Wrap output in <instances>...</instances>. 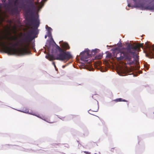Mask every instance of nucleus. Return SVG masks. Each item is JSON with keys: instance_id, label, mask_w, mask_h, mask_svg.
Instances as JSON below:
<instances>
[{"instance_id": "f3484780", "label": "nucleus", "mask_w": 154, "mask_h": 154, "mask_svg": "<svg viewBox=\"0 0 154 154\" xmlns=\"http://www.w3.org/2000/svg\"><path fill=\"white\" fill-rule=\"evenodd\" d=\"M19 2V0H17L15 2V5H17V2Z\"/></svg>"}, {"instance_id": "4be33fe9", "label": "nucleus", "mask_w": 154, "mask_h": 154, "mask_svg": "<svg viewBox=\"0 0 154 154\" xmlns=\"http://www.w3.org/2000/svg\"><path fill=\"white\" fill-rule=\"evenodd\" d=\"M25 112V113H27V112H28V111H26V112Z\"/></svg>"}, {"instance_id": "a878e982", "label": "nucleus", "mask_w": 154, "mask_h": 154, "mask_svg": "<svg viewBox=\"0 0 154 154\" xmlns=\"http://www.w3.org/2000/svg\"><path fill=\"white\" fill-rule=\"evenodd\" d=\"M126 9H127V10H129V9H127V8H126Z\"/></svg>"}, {"instance_id": "412c9836", "label": "nucleus", "mask_w": 154, "mask_h": 154, "mask_svg": "<svg viewBox=\"0 0 154 154\" xmlns=\"http://www.w3.org/2000/svg\"><path fill=\"white\" fill-rule=\"evenodd\" d=\"M47 0H43V2H45Z\"/></svg>"}, {"instance_id": "9d476101", "label": "nucleus", "mask_w": 154, "mask_h": 154, "mask_svg": "<svg viewBox=\"0 0 154 154\" xmlns=\"http://www.w3.org/2000/svg\"><path fill=\"white\" fill-rule=\"evenodd\" d=\"M115 101H116V102H121V101H123V102H127V101L125 99H123L122 98H119L116 99L114 100Z\"/></svg>"}, {"instance_id": "dca6fc26", "label": "nucleus", "mask_w": 154, "mask_h": 154, "mask_svg": "<svg viewBox=\"0 0 154 154\" xmlns=\"http://www.w3.org/2000/svg\"><path fill=\"white\" fill-rule=\"evenodd\" d=\"M115 148H112L110 149V151L112 152H113Z\"/></svg>"}, {"instance_id": "2eb2a0df", "label": "nucleus", "mask_w": 154, "mask_h": 154, "mask_svg": "<svg viewBox=\"0 0 154 154\" xmlns=\"http://www.w3.org/2000/svg\"><path fill=\"white\" fill-rule=\"evenodd\" d=\"M105 70L103 68H101L100 69V70L102 72H104L105 71Z\"/></svg>"}, {"instance_id": "cd10ccee", "label": "nucleus", "mask_w": 154, "mask_h": 154, "mask_svg": "<svg viewBox=\"0 0 154 154\" xmlns=\"http://www.w3.org/2000/svg\"><path fill=\"white\" fill-rule=\"evenodd\" d=\"M153 114H154V113H153Z\"/></svg>"}, {"instance_id": "5701e85b", "label": "nucleus", "mask_w": 154, "mask_h": 154, "mask_svg": "<svg viewBox=\"0 0 154 154\" xmlns=\"http://www.w3.org/2000/svg\"><path fill=\"white\" fill-rule=\"evenodd\" d=\"M120 45H122V43H121V42H120Z\"/></svg>"}, {"instance_id": "6ab92c4d", "label": "nucleus", "mask_w": 154, "mask_h": 154, "mask_svg": "<svg viewBox=\"0 0 154 154\" xmlns=\"http://www.w3.org/2000/svg\"><path fill=\"white\" fill-rule=\"evenodd\" d=\"M53 64L54 65V66L55 67V68L56 67V66H55V64H54V63H53Z\"/></svg>"}, {"instance_id": "1a4fd4ad", "label": "nucleus", "mask_w": 154, "mask_h": 154, "mask_svg": "<svg viewBox=\"0 0 154 154\" xmlns=\"http://www.w3.org/2000/svg\"><path fill=\"white\" fill-rule=\"evenodd\" d=\"M39 20L38 19H36L34 21V26L35 29H37L39 25Z\"/></svg>"}, {"instance_id": "7ed1b4c3", "label": "nucleus", "mask_w": 154, "mask_h": 154, "mask_svg": "<svg viewBox=\"0 0 154 154\" xmlns=\"http://www.w3.org/2000/svg\"><path fill=\"white\" fill-rule=\"evenodd\" d=\"M58 49L61 52L55 57L49 54L46 56L45 57L50 60L56 59L61 61H67L71 58V55L69 52L64 51L59 46H58Z\"/></svg>"}, {"instance_id": "39448f33", "label": "nucleus", "mask_w": 154, "mask_h": 154, "mask_svg": "<svg viewBox=\"0 0 154 154\" xmlns=\"http://www.w3.org/2000/svg\"><path fill=\"white\" fill-rule=\"evenodd\" d=\"M99 51L98 49H95L91 51V54H90L89 50L86 49L83 52H81L80 55L81 59L83 60H85V59L89 58L91 55L95 54L97 52Z\"/></svg>"}, {"instance_id": "f257e3e1", "label": "nucleus", "mask_w": 154, "mask_h": 154, "mask_svg": "<svg viewBox=\"0 0 154 154\" xmlns=\"http://www.w3.org/2000/svg\"><path fill=\"white\" fill-rule=\"evenodd\" d=\"M17 30V27L15 25L12 29L8 27L2 31L0 33V48L9 54L20 55L29 54L30 39L26 38L17 41L16 35Z\"/></svg>"}, {"instance_id": "4468645a", "label": "nucleus", "mask_w": 154, "mask_h": 154, "mask_svg": "<svg viewBox=\"0 0 154 154\" xmlns=\"http://www.w3.org/2000/svg\"><path fill=\"white\" fill-rule=\"evenodd\" d=\"M102 56L101 55H100L98 57L97 56L96 57V58H97V59H101L102 58Z\"/></svg>"}, {"instance_id": "a211bd4d", "label": "nucleus", "mask_w": 154, "mask_h": 154, "mask_svg": "<svg viewBox=\"0 0 154 154\" xmlns=\"http://www.w3.org/2000/svg\"><path fill=\"white\" fill-rule=\"evenodd\" d=\"M108 53V51H106V57H108V54H107V53Z\"/></svg>"}, {"instance_id": "b1692460", "label": "nucleus", "mask_w": 154, "mask_h": 154, "mask_svg": "<svg viewBox=\"0 0 154 154\" xmlns=\"http://www.w3.org/2000/svg\"><path fill=\"white\" fill-rule=\"evenodd\" d=\"M106 64H107V63H108L107 61H106Z\"/></svg>"}, {"instance_id": "6e6552de", "label": "nucleus", "mask_w": 154, "mask_h": 154, "mask_svg": "<svg viewBox=\"0 0 154 154\" xmlns=\"http://www.w3.org/2000/svg\"><path fill=\"white\" fill-rule=\"evenodd\" d=\"M43 6L42 3H36L34 6V8L36 11H38V9L41 8Z\"/></svg>"}, {"instance_id": "0eeeda50", "label": "nucleus", "mask_w": 154, "mask_h": 154, "mask_svg": "<svg viewBox=\"0 0 154 154\" xmlns=\"http://www.w3.org/2000/svg\"><path fill=\"white\" fill-rule=\"evenodd\" d=\"M46 28L47 29L48 33V36L45 35V38H46L47 36L49 37V38H51V32L52 30V29L50 27H49L48 26H46Z\"/></svg>"}, {"instance_id": "20e7f679", "label": "nucleus", "mask_w": 154, "mask_h": 154, "mask_svg": "<svg viewBox=\"0 0 154 154\" xmlns=\"http://www.w3.org/2000/svg\"><path fill=\"white\" fill-rule=\"evenodd\" d=\"M134 2V5L132 6V8H140V9L143 10H153L154 7L152 5H147L144 7L146 4V0H133Z\"/></svg>"}, {"instance_id": "f8f14e48", "label": "nucleus", "mask_w": 154, "mask_h": 154, "mask_svg": "<svg viewBox=\"0 0 154 154\" xmlns=\"http://www.w3.org/2000/svg\"><path fill=\"white\" fill-rule=\"evenodd\" d=\"M149 65L146 63L144 64V67L146 70H148L149 68Z\"/></svg>"}, {"instance_id": "f03ea898", "label": "nucleus", "mask_w": 154, "mask_h": 154, "mask_svg": "<svg viewBox=\"0 0 154 154\" xmlns=\"http://www.w3.org/2000/svg\"><path fill=\"white\" fill-rule=\"evenodd\" d=\"M140 47L144 49L147 57L150 58H154V45H152L149 42L147 41L145 45L143 43H139L137 47L132 46L130 44H128L125 48L126 51L120 52V56L117 57V59L119 60L125 59L127 60V64L130 65L135 64V59H139L137 53L139 52L138 48Z\"/></svg>"}, {"instance_id": "393cba45", "label": "nucleus", "mask_w": 154, "mask_h": 154, "mask_svg": "<svg viewBox=\"0 0 154 154\" xmlns=\"http://www.w3.org/2000/svg\"><path fill=\"white\" fill-rule=\"evenodd\" d=\"M63 68H64V66H63Z\"/></svg>"}, {"instance_id": "9b49d317", "label": "nucleus", "mask_w": 154, "mask_h": 154, "mask_svg": "<svg viewBox=\"0 0 154 154\" xmlns=\"http://www.w3.org/2000/svg\"><path fill=\"white\" fill-rule=\"evenodd\" d=\"M118 50V48H114L112 49L111 50L112 51V53L114 54H115L116 51Z\"/></svg>"}, {"instance_id": "aec40b11", "label": "nucleus", "mask_w": 154, "mask_h": 154, "mask_svg": "<svg viewBox=\"0 0 154 154\" xmlns=\"http://www.w3.org/2000/svg\"><path fill=\"white\" fill-rule=\"evenodd\" d=\"M92 69V68H91V69H89V70L91 71V70Z\"/></svg>"}, {"instance_id": "bb28decb", "label": "nucleus", "mask_w": 154, "mask_h": 154, "mask_svg": "<svg viewBox=\"0 0 154 154\" xmlns=\"http://www.w3.org/2000/svg\"><path fill=\"white\" fill-rule=\"evenodd\" d=\"M108 47V45H106V47Z\"/></svg>"}, {"instance_id": "423d86ee", "label": "nucleus", "mask_w": 154, "mask_h": 154, "mask_svg": "<svg viewBox=\"0 0 154 154\" xmlns=\"http://www.w3.org/2000/svg\"><path fill=\"white\" fill-rule=\"evenodd\" d=\"M59 43L60 44V46L63 49L66 50L69 49V47L67 43L63 41H60Z\"/></svg>"}, {"instance_id": "ddd939ff", "label": "nucleus", "mask_w": 154, "mask_h": 154, "mask_svg": "<svg viewBox=\"0 0 154 154\" xmlns=\"http://www.w3.org/2000/svg\"><path fill=\"white\" fill-rule=\"evenodd\" d=\"M127 3H128V7L129 8L131 7L132 8V6H131V4L129 2L128 0H127Z\"/></svg>"}]
</instances>
